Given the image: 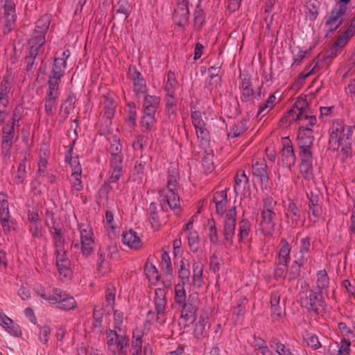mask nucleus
<instances>
[{
    "label": "nucleus",
    "instance_id": "nucleus-1",
    "mask_svg": "<svg viewBox=\"0 0 355 355\" xmlns=\"http://www.w3.org/2000/svg\"><path fill=\"white\" fill-rule=\"evenodd\" d=\"M179 188V174L175 168H169L167 175L166 186L159 189V202L162 214H166L170 209L176 215L181 213L180 198L178 193Z\"/></svg>",
    "mask_w": 355,
    "mask_h": 355
},
{
    "label": "nucleus",
    "instance_id": "nucleus-2",
    "mask_svg": "<svg viewBox=\"0 0 355 355\" xmlns=\"http://www.w3.org/2000/svg\"><path fill=\"white\" fill-rule=\"evenodd\" d=\"M331 130L329 137L331 146L334 150H337L341 146V150L345 154H348L351 150L354 127L345 125L343 121L336 120L332 123Z\"/></svg>",
    "mask_w": 355,
    "mask_h": 355
},
{
    "label": "nucleus",
    "instance_id": "nucleus-3",
    "mask_svg": "<svg viewBox=\"0 0 355 355\" xmlns=\"http://www.w3.org/2000/svg\"><path fill=\"white\" fill-rule=\"evenodd\" d=\"M49 17L43 16L36 22L33 35L29 41L30 55L26 58L28 63V69L33 67V60L44 51V44L45 42V34L49 27Z\"/></svg>",
    "mask_w": 355,
    "mask_h": 355
},
{
    "label": "nucleus",
    "instance_id": "nucleus-4",
    "mask_svg": "<svg viewBox=\"0 0 355 355\" xmlns=\"http://www.w3.org/2000/svg\"><path fill=\"white\" fill-rule=\"evenodd\" d=\"M37 295L47 301L49 304H56L60 309L70 310L76 306L74 298L58 288H47L38 287L35 288Z\"/></svg>",
    "mask_w": 355,
    "mask_h": 355
},
{
    "label": "nucleus",
    "instance_id": "nucleus-5",
    "mask_svg": "<svg viewBox=\"0 0 355 355\" xmlns=\"http://www.w3.org/2000/svg\"><path fill=\"white\" fill-rule=\"evenodd\" d=\"M79 239L73 238L71 248L80 250L83 257L87 258L94 251L95 241L92 227L87 224L78 225Z\"/></svg>",
    "mask_w": 355,
    "mask_h": 355
},
{
    "label": "nucleus",
    "instance_id": "nucleus-6",
    "mask_svg": "<svg viewBox=\"0 0 355 355\" xmlns=\"http://www.w3.org/2000/svg\"><path fill=\"white\" fill-rule=\"evenodd\" d=\"M154 305L156 313L153 311H149L145 322V327L148 329L154 320H155L156 324L159 326L163 325L166 322L167 300L166 291L165 289L157 288L155 290Z\"/></svg>",
    "mask_w": 355,
    "mask_h": 355
},
{
    "label": "nucleus",
    "instance_id": "nucleus-7",
    "mask_svg": "<svg viewBox=\"0 0 355 355\" xmlns=\"http://www.w3.org/2000/svg\"><path fill=\"white\" fill-rule=\"evenodd\" d=\"M107 349L113 354L128 355V338L123 331L109 329L106 331Z\"/></svg>",
    "mask_w": 355,
    "mask_h": 355
},
{
    "label": "nucleus",
    "instance_id": "nucleus-8",
    "mask_svg": "<svg viewBox=\"0 0 355 355\" xmlns=\"http://www.w3.org/2000/svg\"><path fill=\"white\" fill-rule=\"evenodd\" d=\"M302 289L299 293L302 306L318 313L322 309V301L320 297L321 293L309 289V284L305 281L302 284Z\"/></svg>",
    "mask_w": 355,
    "mask_h": 355
},
{
    "label": "nucleus",
    "instance_id": "nucleus-9",
    "mask_svg": "<svg viewBox=\"0 0 355 355\" xmlns=\"http://www.w3.org/2000/svg\"><path fill=\"white\" fill-rule=\"evenodd\" d=\"M53 245L56 258V264L60 275L65 278L69 277L71 275L70 269L71 261L67 256L65 241L53 243Z\"/></svg>",
    "mask_w": 355,
    "mask_h": 355
},
{
    "label": "nucleus",
    "instance_id": "nucleus-10",
    "mask_svg": "<svg viewBox=\"0 0 355 355\" xmlns=\"http://www.w3.org/2000/svg\"><path fill=\"white\" fill-rule=\"evenodd\" d=\"M236 219V207H234L226 212L223 221V234L226 247L232 246L234 243Z\"/></svg>",
    "mask_w": 355,
    "mask_h": 355
},
{
    "label": "nucleus",
    "instance_id": "nucleus-11",
    "mask_svg": "<svg viewBox=\"0 0 355 355\" xmlns=\"http://www.w3.org/2000/svg\"><path fill=\"white\" fill-rule=\"evenodd\" d=\"M44 223L45 225L49 228L53 243L65 241L62 234V225L59 223L58 218L55 216L53 211L49 209L46 210Z\"/></svg>",
    "mask_w": 355,
    "mask_h": 355
},
{
    "label": "nucleus",
    "instance_id": "nucleus-12",
    "mask_svg": "<svg viewBox=\"0 0 355 355\" xmlns=\"http://www.w3.org/2000/svg\"><path fill=\"white\" fill-rule=\"evenodd\" d=\"M347 9L340 4L334 6L325 21V26L329 31H335L343 24V15Z\"/></svg>",
    "mask_w": 355,
    "mask_h": 355
},
{
    "label": "nucleus",
    "instance_id": "nucleus-13",
    "mask_svg": "<svg viewBox=\"0 0 355 355\" xmlns=\"http://www.w3.org/2000/svg\"><path fill=\"white\" fill-rule=\"evenodd\" d=\"M188 0H177L173 13V20L179 26H184L189 19Z\"/></svg>",
    "mask_w": 355,
    "mask_h": 355
},
{
    "label": "nucleus",
    "instance_id": "nucleus-14",
    "mask_svg": "<svg viewBox=\"0 0 355 355\" xmlns=\"http://www.w3.org/2000/svg\"><path fill=\"white\" fill-rule=\"evenodd\" d=\"M128 74L133 85V92L137 98H140L147 92L146 80L135 67L129 68Z\"/></svg>",
    "mask_w": 355,
    "mask_h": 355
},
{
    "label": "nucleus",
    "instance_id": "nucleus-15",
    "mask_svg": "<svg viewBox=\"0 0 355 355\" xmlns=\"http://www.w3.org/2000/svg\"><path fill=\"white\" fill-rule=\"evenodd\" d=\"M252 173L257 178L261 189L268 187L269 175L267 171V165L263 159H259L252 166Z\"/></svg>",
    "mask_w": 355,
    "mask_h": 355
},
{
    "label": "nucleus",
    "instance_id": "nucleus-16",
    "mask_svg": "<svg viewBox=\"0 0 355 355\" xmlns=\"http://www.w3.org/2000/svg\"><path fill=\"white\" fill-rule=\"evenodd\" d=\"M67 68L64 59H55L48 80V86L59 88V83Z\"/></svg>",
    "mask_w": 355,
    "mask_h": 355
},
{
    "label": "nucleus",
    "instance_id": "nucleus-17",
    "mask_svg": "<svg viewBox=\"0 0 355 355\" xmlns=\"http://www.w3.org/2000/svg\"><path fill=\"white\" fill-rule=\"evenodd\" d=\"M1 3L3 8L5 26L9 32L13 28L17 19L15 3L14 0H1Z\"/></svg>",
    "mask_w": 355,
    "mask_h": 355
},
{
    "label": "nucleus",
    "instance_id": "nucleus-18",
    "mask_svg": "<svg viewBox=\"0 0 355 355\" xmlns=\"http://www.w3.org/2000/svg\"><path fill=\"white\" fill-rule=\"evenodd\" d=\"M282 162L288 168L294 166L296 157L293 149L292 143L288 137L282 138Z\"/></svg>",
    "mask_w": 355,
    "mask_h": 355
},
{
    "label": "nucleus",
    "instance_id": "nucleus-19",
    "mask_svg": "<svg viewBox=\"0 0 355 355\" xmlns=\"http://www.w3.org/2000/svg\"><path fill=\"white\" fill-rule=\"evenodd\" d=\"M234 192L236 196L243 195V197L250 196L249 178L245 171H239L235 176Z\"/></svg>",
    "mask_w": 355,
    "mask_h": 355
},
{
    "label": "nucleus",
    "instance_id": "nucleus-20",
    "mask_svg": "<svg viewBox=\"0 0 355 355\" xmlns=\"http://www.w3.org/2000/svg\"><path fill=\"white\" fill-rule=\"evenodd\" d=\"M297 141L300 150L311 149L314 141L312 130L309 127L304 128L301 125L299 128Z\"/></svg>",
    "mask_w": 355,
    "mask_h": 355
},
{
    "label": "nucleus",
    "instance_id": "nucleus-21",
    "mask_svg": "<svg viewBox=\"0 0 355 355\" xmlns=\"http://www.w3.org/2000/svg\"><path fill=\"white\" fill-rule=\"evenodd\" d=\"M123 155H116L110 157V164L111 175L109 178L110 182H116L123 175Z\"/></svg>",
    "mask_w": 355,
    "mask_h": 355
},
{
    "label": "nucleus",
    "instance_id": "nucleus-22",
    "mask_svg": "<svg viewBox=\"0 0 355 355\" xmlns=\"http://www.w3.org/2000/svg\"><path fill=\"white\" fill-rule=\"evenodd\" d=\"M11 89L8 79L4 78L0 85V124L4 120L6 109L8 103V96Z\"/></svg>",
    "mask_w": 355,
    "mask_h": 355
},
{
    "label": "nucleus",
    "instance_id": "nucleus-23",
    "mask_svg": "<svg viewBox=\"0 0 355 355\" xmlns=\"http://www.w3.org/2000/svg\"><path fill=\"white\" fill-rule=\"evenodd\" d=\"M276 212L261 211V230L264 235L271 234L275 227Z\"/></svg>",
    "mask_w": 355,
    "mask_h": 355
},
{
    "label": "nucleus",
    "instance_id": "nucleus-24",
    "mask_svg": "<svg viewBox=\"0 0 355 355\" xmlns=\"http://www.w3.org/2000/svg\"><path fill=\"white\" fill-rule=\"evenodd\" d=\"M311 237L306 236L300 239L297 245V251L294 254L295 259H298L299 262H307L309 253L311 252Z\"/></svg>",
    "mask_w": 355,
    "mask_h": 355
},
{
    "label": "nucleus",
    "instance_id": "nucleus-25",
    "mask_svg": "<svg viewBox=\"0 0 355 355\" xmlns=\"http://www.w3.org/2000/svg\"><path fill=\"white\" fill-rule=\"evenodd\" d=\"M59 94V88L48 86V90L44 98L45 110L48 114H53L55 112Z\"/></svg>",
    "mask_w": 355,
    "mask_h": 355
},
{
    "label": "nucleus",
    "instance_id": "nucleus-26",
    "mask_svg": "<svg viewBox=\"0 0 355 355\" xmlns=\"http://www.w3.org/2000/svg\"><path fill=\"white\" fill-rule=\"evenodd\" d=\"M122 242L124 245L133 250L139 249L143 245L139 236L132 230L123 232Z\"/></svg>",
    "mask_w": 355,
    "mask_h": 355
},
{
    "label": "nucleus",
    "instance_id": "nucleus-27",
    "mask_svg": "<svg viewBox=\"0 0 355 355\" xmlns=\"http://www.w3.org/2000/svg\"><path fill=\"white\" fill-rule=\"evenodd\" d=\"M143 96L144 97L142 103L143 112L146 113L155 114L159 106V97L154 95L146 94V93Z\"/></svg>",
    "mask_w": 355,
    "mask_h": 355
},
{
    "label": "nucleus",
    "instance_id": "nucleus-28",
    "mask_svg": "<svg viewBox=\"0 0 355 355\" xmlns=\"http://www.w3.org/2000/svg\"><path fill=\"white\" fill-rule=\"evenodd\" d=\"M291 247L284 239H282L279 245L278 263L284 267L287 266L290 261Z\"/></svg>",
    "mask_w": 355,
    "mask_h": 355
},
{
    "label": "nucleus",
    "instance_id": "nucleus-29",
    "mask_svg": "<svg viewBox=\"0 0 355 355\" xmlns=\"http://www.w3.org/2000/svg\"><path fill=\"white\" fill-rule=\"evenodd\" d=\"M351 343L345 338L341 340L340 343H336L329 347L331 355H349Z\"/></svg>",
    "mask_w": 355,
    "mask_h": 355
},
{
    "label": "nucleus",
    "instance_id": "nucleus-30",
    "mask_svg": "<svg viewBox=\"0 0 355 355\" xmlns=\"http://www.w3.org/2000/svg\"><path fill=\"white\" fill-rule=\"evenodd\" d=\"M351 39V37L343 32L334 43L331 49L330 57L336 58L343 51Z\"/></svg>",
    "mask_w": 355,
    "mask_h": 355
},
{
    "label": "nucleus",
    "instance_id": "nucleus-31",
    "mask_svg": "<svg viewBox=\"0 0 355 355\" xmlns=\"http://www.w3.org/2000/svg\"><path fill=\"white\" fill-rule=\"evenodd\" d=\"M178 278L180 279V284H188L191 272L189 269V263L184 259H182L180 262V267L178 272Z\"/></svg>",
    "mask_w": 355,
    "mask_h": 355
},
{
    "label": "nucleus",
    "instance_id": "nucleus-32",
    "mask_svg": "<svg viewBox=\"0 0 355 355\" xmlns=\"http://www.w3.org/2000/svg\"><path fill=\"white\" fill-rule=\"evenodd\" d=\"M298 112L297 114L296 120L302 122V125L304 128H310L313 127L317 121L316 117L313 115H309L306 110H302V108L297 109Z\"/></svg>",
    "mask_w": 355,
    "mask_h": 355
},
{
    "label": "nucleus",
    "instance_id": "nucleus-33",
    "mask_svg": "<svg viewBox=\"0 0 355 355\" xmlns=\"http://www.w3.org/2000/svg\"><path fill=\"white\" fill-rule=\"evenodd\" d=\"M148 218L153 229L158 230L162 225L157 208L155 202H151L148 209Z\"/></svg>",
    "mask_w": 355,
    "mask_h": 355
},
{
    "label": "nucleus",
    "instance_id": "nucleus-34",
    "mask_svg": "<svg viewBox=\"0 0 355 355\" xmlns=\"http://www.w3.org/2000/svg\"><path fill=\"white\" fill-rule=\"evenodd\" d=\"M302 344L305 343L306 346L311 347L313 349H318L322 346L318 337L314 334L304 331L302 333Z\"/></svg>",
    "mask_w": 355,
    "mask_h": 355
},
{
    "label": "nucleus",
    "instance_id": "nucleus-35",
    "mask_svg": "<svg viewBox=\"0 0 355 355\" xmlns=\"http://www.w3.org/2000/svg\"><path fill=\"white\" fill-rule=\"evenodd\" d=\"M155 123V114L144 112L141 121V125L144 129V131H155L156 129Z\"/></svg>",
    "mask_w": 355,
    "mask_h": 355
},
{
    "label": "nucleus",
    "instance_id": "nucleus-36",
    "mask_svg": "<svg viewBox=\"0 0 355 355\" xmlns=\"http://www.w3.org/2000/svg\"><path fill=\"white\" fill-rule=\"evenodd\" d=\"M215 206L216 212L218 214L223 215L226 209L227 203V193L225 191L218 192L214 197Z\"/></svg>",
    "mask_w": 355,
    "mask_h": 355
},
{
    "label": "nucleus",
    "instance_id": "nucleus-37",
    "mask_svg": "<svg viewBox=\"0 0 355 355\" xmlns=\"http://www.w3.org/2000/svg\"><path fill=\"white\" fill-rule=\"evenodd\" d=\"M13 130L14 128L12 126L6 125L3 128L2 148L5 152H8L12 146Z\"/></svg>",
    "mask_w": 355,
    "mask_h": 355
},
{
    "label": "nucleus",
    "instance_id": "nucleus-38",
    "mask_svg": "<svg viewBox=\"0 0 355 355\" xmlns=\"http://www.w3.org/2000/svg\"><path fill=\"white\" fill-rule=\"evenodd\" d=\"M179 305L182 307L181 317L186 321L191 320L193 322L194 320L193 314L196 309L192 303L190 302V299H189L188 301L184 302V304H180Z\"/></svg>",
    "mask_w": 355,
    "mask_h": 355
},
{
    "label": "nucleus",
    "instance_id": "nucleus-39",
    "mask_svg": "<svg viewBox=\"0 0 355 355\" xmlns=\"http://www.w3.org/2000/svg\"><path fill=\"white\" fill-rule=\"evenodd\" d=\"M251 231V224L247 219H243L239 224L238 240L239 243L245 241Z\"/></svg>",
    "mask_w": 355,
    "mask_h": 355
},
{
    "label": "nucleus",
    "instance_id": "nucleus-40",
    "mask_svg": "<svg viewBox=\"0 0 355 355\" xmlns=\"http://www.w3.org/2000/svg\"><path fill=\"white\" fill-rule=\"evenodd\" d=\"M241 99L244 101H248L252 98L254 95V92L251 88L250 80L248 77H244L241 80Z\"/></svg>",
    "mask_w": 355,
    "mask_h": 355
},
{
    "label": "nucleus",
    "instance_id": "nucleus-41",
    "mask_svg": "<svg viewBox=\"0 0 355 355\" xmlns=\"http://www.w3.org/2000/svg\"><path fill=\"white\" fill-rule=\"evenodd\" d=\"M192 263L193 282L194 284H198L200 285L202 282V276L203 274V264L199 259L193 260Z\"/></svg>",
    "mask_w": 355,
    "mask_h": 355
},
{
    "label": "nucleus",
    "instance_id": "nucleus-42",
    "mask_svg": "<svg viewBox=\"0 0 355 355\" xmlns=\"http://www.w3.org/2000/svg\"><path fill=\"white\" fill-rule=\"evenodd\" d=\"M317 290L320 293H322L324 290L327 289L329 284V278L324 270H319L317 272Z\"/></svg>",
    "mask_w": 355,
    "mask_h": 355
},
{
    "label": "nucleus",
    "instance_id": "nucleus-43",
    "mask_svg": "<svg viewBox=\"0 0 355 355\" xmlns=\"http://www.w3.org/2000/svg\"><path fill=\"white\" fill-rule=\"evenodd\" d=\"M105 98V116L110 119L113 117L115 112V105L114 102L113 95L111 94H107L104 95Z\"/></svg>",
    "mask_w": 355,
    "mask_h": 355
},
{
    "label": "nucleus",
    "instance_id": "nucleus-44",
    "mask_svg": "<svg viewBox=\"0 0 355 355\" xmlns=\"http://www.w3.org/2000/svg\"><path fill=\"white\" fill-rule=\"evenodd\" d=\"M178 87L176 76L174 72L169 71L167 74V80L165 84L164 90L167 95L175 94Z\"/></svg>",
    "mask_w": 355,
    "mask_h": 355
},
{
    "label": "nucleus",
    "instance_id": "nucleus-45",
    "mask_svg": "<svg viewBox=\"0 0 355 355\" xmlns=\"http://www.w3.org/2000/svg\"><path fill=\"white\" fill-rule=\"evenodd\" d=\"M134 0H119L116 6V12L121 13L126 19L132 8Z\"/></svg>",
    "mask_w": 355,
    "mask_h": 355
},
{
    "label": "nucleus",
    "instance_id": "nucleus-46",
    "mask_svg": "<svg viewBox=\"0 0 355 355\" xmlns=\"http://www.w3.org/2000/svg\"><path fill=\"white\" fill-rule=\"evenodd\" d=\"M82 168L80 164H77L71 173V184L72 187L76 191H80L83 189V184L80 179Z\"/></svg>",
    "mask_w": 355,
    "mask_h": 355
},
{
    "label": "nucleus",
    "instance_id": "nucleus-47",
    "mask_svg": "<svg viewBox=\"0 0 355 355\" xmlns=\"http://www.w3.org/2000/svg\"><path fill=\"white\" fill-rule=\"evenodd\" d=\"M184 284H177L175 286V302L177 304H184L187 301V293Z\"/></svg>",
    "mask_w": 355,
    "mask_h": 355
},
{
    "label": "nucleus",
    "instance_id": "nucleus-48",
    "mask_svg": "<svg viewBox=\"0 0 355 355\" xmlns=\"http://www.w3.org/2000/svg\"><path fill=\"white\" fill-rule=\"evenodd\" d=\"M275 100V96L274 94H270L266 101L259 106L257 116L262 117L268 114L269 110L274 106Z\"/></svg>",
    "mask_w": 355,
    "mask_h": 355
},
{
    "label": "nucleus",
    "instance_id": "nucleus-49",
    "mask_svg": "<svg viewBox=\"0 0 355 355\" xmlns=\"http://www.w3.org/2000/svg\"><path fill=\"white\" fill-rule=\"evenodd\" d=\"M197 137L202 146H207L209 141V132L205 125L195 128Z\"/></svg>",
    "mask_w": 355,
    "mask_h": 355
},
{
    "label": "nucleus",
    "instance_id": "nucleus-50",
    "mask_svg": "<svg viewBox=\"0 0 355 355\" xmlns=\"http://www.w3.org/2000/svg\"><path fill=\"white\" fill-rule=\"evenodd\" d=\"M306 263V262H299L298 259H295L288 271L289 280L295 279L300 276V268Z\"/></svg>",
    "mask_w": 355,
    "mask_h": 355
},
{
    "label": "nucleus",
    "instance_id": "nucleus-51",
    "mask_svg": "<svg viewBox=\"0 0 355 355\" xmlns=\"http://www.w3.org/2000/svg\"><path fill=\"white\" fill-rule=\"evenodd\" d=\"M309 217L311 220L316 222L320 218L322 209L321 207L318 206L313 198L310 199L309 204Z\"/></svg>",
    "mask_w": 355,
    "mask_h": 355
},
{
    "label": "nucleus",
    "instance_id": "nucleus-52",
    "mask_svg": "<svg viewBox=\"0 0 355 355\" xmlns=\"http://www.w3.org/2000/svg\"><path fill=\"white\" fill-rule=\"evenodd\" d=\"M188 243L191 250L196 252L198 250L199 237L196 231H190L187 235Z\"/></svg>",
    "mask_w": 355,
    "mask_h": 355
},
{
    "label": "nucleus",
    "instance_id": "nucleus-53",
    "mask_svg": "<svg viewBox=\"0 0 355 355\" xmlns=\"http://www.w3.org/2000/svg\"><path fill=\"white\" fill-rule=\"evenodd\" d=\"M245 130V127L244 123L242 121L239 122L237 124H235L230 128L227 135L228 138L234 139L242 135Z\"/></svg>",
    "mask_w": 355,
    "mask_h": 355
},
{
    "label": "nucleus",
    "instance_id": "nucleus-54",
    "mask_svg": "<svg viewBox=\"0 0 355 355\" xmlns=\"http://www.w3.org/2000/svg\"><path fill=\"white\" fill-rule=\"evenodd\" d=\"M8 333L14 336H17L20 334V329L17 324L10 318V322L6 321L1 326Z\"/></svg>",
    "mask_w": 355,
    "mask_h": 355
},
{
    "label": "nucleus",
    "instance_id": "nucleus-55",
    "mask_svg": "<svg viewBox=\"0 0 355 355\" xmlns=\"http://www.w3.org/2000/svg\"><path fill=\"white\" fill-rule=\"evenodd\" d=\"M76 101V96L73 94H69L67 99L62 105V108L64 112L69 114L75 107V103Z\"/></svg>",
    "mask_w": 355,
    "mask_h": 355
},
{
    "label": "nucleus",
    "instance_id": "nucleus-56",
    "mask_svg": "<svg viewBox=\"0 0 355 355\" xmlns=\"http://www.w3.org/2000/svg\"><path fill=\"white\" fill-rule=\"evenodd\" d=\"M145 166V161L139 160L136 162L132 171V175L135 180L141 179L142 176L144 174Z\"/></svg>",
    "mask_w": 355,
    "mask_h": 355
},
{
    "label": "nucleus",
    "instance_id": "nucleus-57",
    "mask_svg": "<svg viewBox=\"0 0 355 355\" xmlns=\"http://www.w3.org/2000/svg\"><path fill=\"white\" fill-rule=\"evenodd\" d=\"M107 257H108L105 248L101 247L98 252V270L102 272H105V271L102 270L107 268V263L106 261Z\"/></svg>",
    "mask_w": 355,
    "mask_h": 355
},
{
    "label": "nucleus",
    "instance_id": "nucleus-58",
    "mask_svg": "<svg viewBox=\"0 0 355 355\" xmlns=\"http://www.w3.org/2000/svg\"><path fill=\"white\" fill-rule=\"evenodd\" d=\"M205 320L202 318H200L196 323L193 334L197 339H201L205 336Z\"/></svg>",
    "mask_w": 355,
    "mask_h": 355
},
{
    "label": "nucleus",
    "instance_id": "nucleus-59",
    "mask_svg": "<svg viewBox=\"0 0 355 355\" xmlns=\"http://www.w3.org/2000/svg\"><path fill=\"white\" fill-rule=\"evenodd\" d=\"M122 145L120 143L119 139L116 137H114L112 143L110 144V146L108 148V152L110 156L122 155Z\"/></svg>",
    "mask_w": 355,
    "mask_h": 355
},
{
    "label": "nucleus",
    "instance_id": "nucleus-60",
    "mask_svg": "<svg viewBox=\"0 0 355 355\" xmlns=\"http://www.w3.org/2000/svg\"><path fill=\"white\" fill-rule=\"evenodd\" d=\"M202 165L205 173H210L214 170L213 155L207 153L203 157Z\"/></svg>",
    "mask_w": 355,
    "mask_h": 355
},
{
    "label": "nucleus",
    "instance_id": "nucleus-61",
    "mask_svg": "<svg viewBox=\"0 0 355 355\" xmlns=\"http://www.w3.org/2000/svg\"><path fill=\"white\" fill-rule=\"evenodd\" d=\"M209 238L210 242L213 245H216L218 242V230L215 225V222L214 220L209 221Z\"/></svg>",
    "mask_w": 355,
    "mask_h": 355
},
{
    "label": "nucleus",
    "instance_id": "nucleus-62",
    "mask_svg": "<svg viewBox=\"0 0 355 355\" xmlns=\"http://www.w3.org/2000/svg\"><path fill=\"white\" fill-rule=\"evenodd\" d=\"M128 121L130 125L134 126L136 124L137 107L134 103L127 105Z\"/></svg>",
    "mask_w": 355,
    "mask_h": 355
},
{
    "label": "nucleus",
    "instance_id": "nucleus-63",
    "mask_svg": "<svg viewBox=\"0 0 355 355\" xmlns=\"http://www.w3.org/2000/svg\"><path fill=\"white\" fill-rule=\"evenodd\" d=\"M123 313L119 311H114V327L117 329V331H123L122 324L123 321Z\"/></svg>",
    "mask_w": 355,
    "mask_h": 355
},
{
    "label": "nucleus",
    "instance_id": "nucleus-64",
    "mask_svg": "<svg viewBox=\"0 0 355 355\" xmlns=\"http://www.w3.org/2000/svg\"><path fill=\"white\" fill-rule=\"evenodd\" d=\"M146 275L148 278H155L158 280L159 275L156 267L151 263H146L144 268Z\"/></svg>",
    "mask_w": 355,
    "mask_h": 355
}]
</instances>
